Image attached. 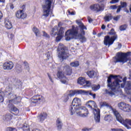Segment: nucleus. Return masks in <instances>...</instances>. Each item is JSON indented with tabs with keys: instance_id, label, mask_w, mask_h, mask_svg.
Segmentation results:
<instances>
[{
	"instance_id": "nucleus-1",
	"label": "nucleus",
	"mask_w": 131,
	"mask_h": 131,
	"mask_svg": "<svg viewBox=\"0 0 131 131\" xmlns=\"http://www.w3.org/2000/svg\"><path fill=\"white\" fill-rule=\"evenodd\" d=\"M76 23L79 25L80 28L77 27L73 29L74 26H73L72 30H68L66 32L64 36L66 40L69 41L74 38L80 39L82 42H85L86 41V38L84 37L85 32L83 30H86V27L84 26L83 23L79 20H76Z\"/></svg>"
},
{
	"instance_id": "nucleus-2",
	"label": "nucleus",
	"mask_w": 131,
	"mask_h": 131,
	"mask_svg": "<svg viewBox=\"0 0 131 131\" xmlns=\"http://www.w3.org/2000/svg\"><path fill=\"white\" fill-rule=\"evenodd\" d=\"M122 77L120 76H117V78L116 79V81H114L112 84V89L114 91H116L120 89H124L125 85V82H126L127 78L125 77L123 80Z\"/></svg>"
},
{
	"instance_id": "nucleus-3",
	"label": "nucleus",
	"mask_w": 131,
	"mask_h": 131,
	"mask_svg": "<svg viewBox=\"0 0 131 131\" xmlns=\"http://www.w3.org/2000/svg\"><path fill=\"white\" fill-rule=\"evenodd\" d=\"M131 56V52H127L126 53H122L118 52L115 57L116 62L118 63H127L131 65V59H128L127 57Z\"/></svg>"
},
{
	"instance_id": "nucleus-4",
	"label": "nucleus",
	"mask_w": 131,
	"mask_h": 131,
	"mask_svg": "<svg viewBox=\"0 0 131 131\" xmlns=\"http://www.w3.org/2000/svg\"><path fill=\"white\" fill-rule=\"evenodd\" d=\"M114 114L115 116L116 117V119L119 122L122 123L123 125L125 126V127L127 129H130L131 127V120L128 119H126L125 120H123L122 117L120 116V114L117 110H114ZM130 125V126H129Z\"/></svg>"
},
{
	"instance_id": "nucleus-5",
	"label": "nucleus",
	"mask_w": 131,
	"mask_h": 131,
	"mask_svg": "<svg viewBox=\"0 0 131 131\" xmlns=\"http://www.w3.org/2000/svg\"><path fill=\"white\" fill-rule=\"evenodd\" d=\"M64 29L63 28H60L59 30V28L58 26H55L53 28H52L50 34L52 36H56V35H58L56 38V41H60L62 38L64 37Z\"/></svg>"
},
{
	"instance_id": "nucleus-6",
	"label": "nucleus",
	"mask_w": 131,
	"mask_h": 131,
	"mask_svg": "<svg viewBox=\"0 0 131 131\" xmlns=\"http://www.w3.org/2000/svg\"><path fill=\"white\" fill-rule=\"evenodd\" d=\"M112 78L115 79V81H116V78H117V75H111L107 79V86L110 88L109 90H105L106 94H108L109 96L111 97H114V96H117V92L118 91H113L112 90V84L113 83H111V81L112 80Z\"/></svg>"
},
{
	"instance_id": "nucleus-7",
	"label": "nucleus",
	"mask_w": 131,
	"mask_h": 131,
	"mask_svg": "<svg viewBox=\"0 0 131 131\" xmlns=\"http://www.w3.org/2000/svg\"><path fill=\"white\" fill-rule=\"evenodd\" d=\"M58 57L59 59L61 60H64L68 57V54L66 53V50H65V47L62 43H59L58 47Z\"/></svg>"
},
{
	"instance_id": "nucleus-8",
	"label": "nucleus",
	"mask_w": 131,
	"mask_h": 131,
	"mask_svg": "<svg viewBox=\"0 0 131 131\" xmlns=\"http://www.w3.org/2000/svg\"><path fill=\"white\" fill-rule=\"evenodd\" d=\"M52 5V2L50 0H46L45 5L43 6V16L47 18L50 15V9H51V6Z\"/></svg>"
},
{
	"instance_id": "nucleus-9",
	"label": "nucleus",
	"mask_w": 131,
	"mask_h": 131,
	"mask_svg": "<svg viewBox=\"0 0 131 131\" xmlns=\"http://www.w3.org/2000/svg\"><path fill=\"white\" fill-rule=\"evenodd\" d=\"M16 101H17V98H14L13 99L9 100V110L11 112H14L15 115H18L19 114V110L17 108V107H14L13 104H16Z\"/></svg>"
},
{
	"instance_id": "nucleus-10",
	"label": "nucleus",
	"mask_w": 131,
	"mask_h": 131,
	"mask_svg": "<svg viewBox=\"0 0 131 131\" xmlns=\"http://www.w3.org/2000/svg\"><path fill=\"white\" fill-rule=\"evenodd\" d=\"M118 107L120 110H122L125 112H130L131 111V106L124 102L118 103Z\"/></svg>"
},
{
	"instance_id": "nucleus-11",
	"label": "nucleus",
	"mask_w": 131,
	"mask_h": 131,
	"mask_svg": "<svg viewBox=\"0 0 131 131\" xmlns=\"http://www.w3.org/2000/svg\"><path fill=\"white\" fill-rule=\"evenodd\" d=\"M89 114V111L85 107L80 106L78 108V115L81 117H86Z\"/></svg>"
},
{
	"instance_id": "nucleus-12",
	"label": "nucleus",
	"mask_w": 131,
	"mask_h": 131,
	"mask_svg": "<svg viewBox=\"0 0 131 131\" xmlns=\"http://www.w3.org/2000/svg\"><path fill=\"white\" fill-rule=\"evenodd\" d=\"M78 84L80 85H84V86H91V82L90 81H86L85 78L80 77L77 80Z\"/></svg>"
},
{
	"instance_id": "nucleus-13",
	"label": "nucleus",
	"mask_w": 131,
	"mask_h": 131,
	"mask_svg": "<svg viewBox=\"0 0 131 131\" xmlns=\"http://www.w3.org/2000/svg\"><path fill=\"white\" fill-rule=\"evenodd\" d=\"M31 100L32 103L35 104V103H38V102H42L45 101V97L42 95H38L33 96Z\"/></svg>"
},
{
	"instance_id": "nucleus-14",
	"label": "nucleus",
	"mask_w": 131,
	"mask_h": 131,
	"mask_svg": "<svg viewBox=\"0 0 131 131\" xmlns=\"http://www.w3.org/2000/svg\"><path fill=\"white\" fill-rule=\"evenodd\" d=\"M115 39H115L112 37L106 36L104 37V44L105 46H108V47H110L111 45H113V42H114Z\"/></svg>"
},
{
	"instance_id": "nucleus-15",
	"label": "nucleus",
	"mask_w": 131,
	"mask_h": 131,
	"mask_svg": "<svg viewBox=\"0 0 131 131\" xmlns=\"http://www.w3.org/2000/svg\"><path fill=\"white\" fill-rule=\"evenodd\" d=\"M3 68L4 70H12L14 68V63L12 61H6L3 63Z\"/></svg>"
},
{
	"instance_id": "nucleus-16",
	"label": "nucleus",
	"mask_w": 131,
	"mask_h": 131,
	"mask_svg": "<svg viewBox=\"0 0 131 131\" xmlns=\"http://www.w3.org/2000/svg\"><path fill=\"white\" fill-rule=\"evenodd\" d=\"M57 77L60 79V81L62 82V83H67L68 81V79L65 77V75H64V73L58 71L57 74Z\"/></svg>"
},
{
	"instance_id": "nucleus-17",
	"label": "nucleus",
	"mask_w": 131,
	"mask_h": 131,
	"mask_svg": "<svg viewBox=\"0 0 131 131\" xmlns=\"http://www.w3.org/2000/svg\"><path fill=\"white\" fill-rule=\"evenodd\" d=\"M94 119L96 123H99L100 122V109L95 108L94 110Z\"/></svg>"
},
{
	"instance_id": "nucleus-18",
	"label": "nucleus",
	"mask_w": 131,
	"mask_h": 131,
	"mask_svg": "<svg viewBox=\"0 0 131 131\" xmlns=\"http://www.w3.org/2000/svg\"><path fill=\"white\" fill-rule=\"evenodd\" d=\"M124 91L128 95V96H131V82L127 81L125 84Z\"/></svg>"
},
{
	"instance_id": "nucleus-19",
	"label": "nucleus",
	"mask_w": 131,
	"mask_h": 131,
	"mask_svg": "<svg viewBox=\"0 0 131 131\" xmlns=\"http://www.w3.org/2000/svg\"><path fill=\"white\" fill-rule=\"evenodd\" d=\"M73 93V96L75 95H85L88 96L89 95V91H86L82 90H71Z\"/></svg>"
},
{
	"instance_id": "nucleus-20",
	"label": "nucleus",
	"mask_w": 131,
	"mask_h": 131,
	"mask_svg": "<svg viewBox=\"0 0 131 131\" xmlns=\"http://www.w3.org/2000/svg\"><path fill=\"white\" fill-rule=\"evenodd\" d=\"M72 105L79 108V107H80V105H81V100L77 97L74 98L72 101Z\"/></svg>"
},
{
	"instance_id": "nucleus-21",
	"label": "nucleus",
	"mask_w": 131,
	"mask_h": 131,
	"mask_svg": "<svg viewBox=\"0 0 131 131\" xmlns=\"http://www.w3.org/2000/svg\"><path fill=\"white\" fill-rule=\"evenodd\" d=\"M73 94L71 90L68 91L63 97V102H64L65 103L67 102L69 99H70V98H71L72 97H73Z\"/></svg>"
},
{
	"instance_id": "nucleus-22",
	"label": "nucleus",
	"mask_w": 131,
	"mask_h": 131,
	"mask_svg": "<svg viewBox=\"0 0 131 131\" xmlns=\"http://www.w3.org/2000/svg\"><path fill=\"white\" fill-rule=\"evenodd\" d=\"M16 17L18 18V19H20V18H21V19H25V18L27 17V14H26V13H24L23 10H18L16 13Z\"/></svg>"
},
{
	"instance_id": "nucleus-23",
	"label": "nucleus",
	"mask_w": 131,
	"mask_h": 131,
	"mask_svg": "<svg viewBox=\"0 0 131 131\" xmlns=\"http://www.w3.org/2000/svg\"><path fill=\"white\" fill-rule=\"evenodd\" d=\"M90 9L92 11H96V12H100L101 11H103L102 7H101L100 5L98 4L91 5L90 6Z\"/></svg>"
},
{
	"instance_id": "nucleus-24",
	"label": "nucleus",
	"mask_w": 131,
	"mask_h": 131,
	"mask_svg": "<svg viewBox=\"0 0 131 131\" xmlns=\"http://www.w3.org/2000/svg\"><path fill=\"white\" fill-rule=\"evenodd\" d=\"M78 108L79 107H77V106H76L75 105H73L72 104V105L70 106L69 109L71 115H73L74 114L78 115Z\"/></svg>"
},
{
	"instance_id": "nucleus-25",
	"label": "nucleus",
	"mask_w": 131,
	"mask_h": 131,
	"mask_svg": "<svg viewBox=\"0 0 131 131\" xmlns=\"http://www.w3.org/2000/svg\"><path fill=\"white\" fill-rule=\"evenodd\" d=\"M86 106L90 109H94V108H95V109H98V108H97V104H96V102L94 101L91 100L87 102Z\"/></svg>"
},
{
	"instance_id": "nucleus-26",
	"label": "nucleus",
	"mask_w": 131,
	"mask_h": 131,
	"mask_svg": "<svg viewBox=\"0 0 131 131\" xmlns=\"http://www.w3.org/2000/svg\"><path fill=\"white\" fill-rule=\"evenodd\" d=\"M87 74L90 78H94V77L98 76V73L97 71L95 72L94 71H89L87 72Z\"/></svg>"
},
{
	"instance_id": "nucleus-27",
	"label": "nucleus",
	"mask_w": 131,
	"mask_h": 131,
	"mask_svg": "<svg viewBox=\"0 0 131 131\" xmlns=\"http://www.w3.org/2000/svg\"><path fill=\"white\" fill-rule=\"evenodd\" d=\"M4 24L6 28H7V29H11L12 28V23L11 22V20L9 19V18H6L5 19Z\"/></svg>"
},
{
	"instance_id": "nucleus-28",
	"label": "nucleus",
	"mask_w": 131,
	"mask_h": 131,
	"mask_svg": "<svg viewBox=\"0 0 131 131\" xmlns=\"http://www.w3.org/2000/svg\"><path fill=\"white\" fill-rule=\"evenodd\" d=\"M100 106L101 107H106V108H109L110 109H112L113 113H114V110H116L115 109L112 108V107L109 103L106 102H100Z\"/></svg>"
},
{
	"instance_id": "nucleus-29",
	"label": "nucleus",
	"mask_w": 131,
	"mask_h": 131,
	"mask_svg": "<svg viewBox=\"0 0 131 131\" xmlns=\"http://www.w3.org/2000/svg\"><path fill=\"white\" fill-rule=\"evenodd\" d=\"M47 117H48V115L46 113H41V114L38 116V118L39 119V121L41 122L43 121L45 119H47Z\"/></svg>"
},
{
	"instance_id": "nucleus-30",
	"label": "nucleus",
	"mask_w": 131,
	"mask_h": 131,
	"mask_svg": "<svg viewBox=\"0 0 131 131\" xmlns=\"http://www.w3.org/2000/svg\"><path fill=\"white\" fill-rule=\"evenodd\" d=\"M64 70H66V75H71V73H72V70L70 68L69 66H66L64 67Z\"/></svg>"
},
{
	"instance_id": "nucleus-31",
	"label": "nucleus",
	"mask_w": 131,
	"mask_h": 131,
	"mask_svg": "<svg viewBox=\"0 0 131 131\" xmlns=\"http://www.w3.org/2000/svg\"><path fill=\"white\" fill-rule=\"evenodd\" d=\"M12 90L13 89L12 88V85L11 84L7 85L6 86L5 92L8 93L9 95H11Z\"/></svg>"
},
{
	"instance_id": "nucleus-32",
	"label": "nucleus",
	"mask_w": 131,
	"mask_h": 131,
	"mask_svg": "<svg viewBox=\"0 0 131 131\" xmlns=\"http://www.w3.org/2000/svg\"><path fill=\"white\" fill-rule=\"evenodd\" d=\"M63 124H62V121L60 119H57L56 120V126L57 127V129H61L62 128V126Z\"/></svg>"
},
{
	"instance_id": "nucleus-33",
	"label": "nucleus",
	"mask_w": 131,
	"mask_h": 131,
	"mask_svg": "<svg viewBox=\"0 0 131 131\" xmlns=\"http://www.w3.org/2000/svg\"><path fill=\"white\" fill-rule=\"evenodd\" d=\"M33 31L35 33L36 36L38 37L40 36V32L39 31V30L37 29V28L34 27L33 28Z\"/></svg>"
},
{
	"instance_id": "nucleus-34",
	"label": "nucleus",
	"mask_w": 131,
	"mask_h": 131,
	"mask_svg": "<svg viewBox=\"0 0 131 131\" xmlns=\"http://www.w3.org/2000/svg\"><path fill=\"white\" fill-rule=\"evenodd\" d=\"M109 34H110V35H113V36H112V37H113V38H114L115 39H117V35H116V33L114 31V29H112V30H111V32L109 33Z\"/></svg>"
},
{
	"instance_id": "nucleus-35",
	"label": "nucleus",
	"mask_w": 131,
	"mask_h": 131,
	"mask_svg": "<svg viewBox=\"0 0 131 131\" xmlns=\"http://www.w3.org/2000/svg\"><path fill=\"white\" fill-rule=\"evenodd\" d=\"M112 19V16L111 14H106L105 16L104 17V20L105 22H109L110 20Z\"/></svg>"
},
{
	"instance_id": "nucleus-36",
	"label": "nucleus",
	"mask_w": 131,
	"mask_h": 131,
	"mask_svg": "<svg viewBox=\"0 0 131 131\" xmlns=\"http://www.w3.org/2000/svg\"><path fill=\"white\" fill-rule=\"evenodd\" d=\"M24 66L25 70H26L28 72H29L30 69L29 68V64H28V62L25 61L24 62Z\"/></svg>"
},
{
	"instance_id": "nucleus-37",
	"label": "nucleus",
	"mask_w": 131,
	"mask_h": 131,
	"mask_svg": "<svg viewBox=\"0 0 131 131\" xmlns=\"http://www.w3.org/2000/svg\"><path fill=\"white\" fill-rule=\"evenodd\" d=\"M100 88H101V86H100V84L93 85L92 86V89L94 92H96V91H98V90H100Z\"/></svg>"
},
{
	"instance_id": "nucleus-38",
	"label": "nucleus",
	"mask_w": 131,
	"mask_h": 131,
	"mask_svg": "<svg viewBox=\"0 0 131 131\" xmlns=\"http://www.w3.org/2000/svg\"><path fill=\"white\" fill-rule=\"evenodd\" d=\"M4 98H5V93L3 91H0V103L4 102Z\"/></svg>"
},
{
	"instance_id": "nucleus-39",
	"label": "nucleus",
	"mask_w": 131,
	"mask_h": 131,
	"mask_svg": "<svg viewBox=\"0 0 131 131\" xmlns=\"http://www.w3.org/2000/svg\"><path fill=\"white\" fill-rule=\"evenodd\" d=\"M127 28V25H122L120 26L119 29L121 31H124Z\"/></svg>"
},
{
	"instance_id": "nucleus-40",
	"label": "nucleus",
	"mask_w": 131,
	"mask_h": 131,
	"mask_svg": "<svg viewBox=\"0 0 131 131\" xmlns=\"http://www.w3.org/2000/svg\"><path fill=\"white\" fill-rule=\"evenodd\" d=\"M70 65L72 67H77L79 66V62H78V61L71 62Z\"/></svg>"
},
{
	"instance_id": "nucleus-41",
	"label": "nucleus",
	"mask_w": 131,
	"mask_h": 131,
	"mask_svg": "<svg viewBox=\"0 0 131 131\" xmlns=\"http://www.w3.org/2000/svg\"><path fill=\"white\" fill-rule=\"evenodd\" d=\"M23 129L24 131H30L29 129V126L28 125H24L23 127Z\"/></svg>"
},
{
	"instance_id": "nucleus-42",
	"label": "nucleus",
	"mask_w": 131,
	"mask_h": 131,
	"mask_svg": "<svg viewBox=\"0 0 131 131\" xmlns=\"http://www.w3.org/2000/svg\"><path fill=\"white\" fill-rule=\"evenodd\" d=\"M112 118L111 116L107 115L104 117V120H105V121H110Z\"/></svg>"
},
{
	"instance_id": "nucleus-43",
	"label": "nucleus",
	"mask_w": 131,
	"mask_h": 131,
	"mask_svg": "<svg viewBox=\"0 0 131 131\" xmlns=\"http://www.w3.org/2000/svg\"><path fill=\"white\" fill-rule=\"evenodd\" d=\"M5 131H17V129L15 128L8 127L5 129Z\"/></svg>"
},
{
	"instance_id": "nucleus-44",
	"label": "nucleus",
	"mask_w": 131,
	"mask_h": 131,
	"mask_svg": "<svg viewBox=\"0 0 131 131\" xmlns=\"http://www.w3.org/2000/svg\"><path fill=\"white\" fill-rule=\"evenodd\" d=\"M117 9V6L116 5H112L110 7V10H116Z\"/></svg>"
},
{
	"instance_id": "nucleus-45",
	"label": "nucleus",
	"mask_w": 131,
	"mask_h": 131,
	"mask_svg": "<svg viewBox=\"0 0 131 131\" xmlns=\"http://www.w3.org/2000/svg\"><path fill=\"white\" fill-rule=\"evenodd\" d=\"M42 36H45V37H50V36L45 31L42 32Z\"/></svg>"
},
{
	"instance_id": "nucleus-46",
	"label": "nucleus",
	"mask_w": 131,
	"mask_h": 131,
	"mask_svg": "<svg viewBox=\"0 0 131 131\" xmlns=\"http://www.w3.org/2000/svg\"><path fill=\"white\" fill-rule=\"evenodd\" d=\"M111 131H123V129H119V128H111Z\"/></svg>"
},
{
	"instance_id": "nucleus-47",
	"label": "nucleus",
	"mask_w": 131,
	"mask_h": 131,
	"mask_svg": "<svg viewBox=\"0 0 131 131\" xmlns=\"http://www.w3.org/2000/svg\"><path fill=\"white\" fill-rule=\"evenodd\" d=\"M121 8H125V7H126V3L125 2L121 3Z\"/></svg>"
},
{
	"instance_id": "nucleus-48",
	"label": "nucleus",
	"mask_w": 131,
	"mask_h": 131,
	"mask_svg": "<svg viewBox=\"0 0 131 131\" xmlns=\"http://www.w3.org/2000/svg\"><path fill=\"white\" fill-rule=\"evenodd\" d=\"M121 6H119L117 7V11H116V13H120V11L121 10Z\"/></svg>"
},
{
	"instance_id": "nucleus-49",
	"label": "nucleus",
	"mask_w": 131,
	"mask_h": 131,
	"mask_svg": "<svg viewBox=\"0 0 131 131\" xmlns=\"http://www.w3.org/2000/svg\"><path fill=\"white\" fill-rule=\"evenodd\" d=\"M119 19H120V15H118V16L114 17V20L115 21H118L119 20Z\"/></svg>"
},
{
	"instance_id": "nucleus-50",
	"label": "nucleus",
	"mask_w": 131,
	"mask_h": 131,
	"mask_svg": "<svg viewBox=\"0 0 131 131\" xmlns=\"http://www.w3.org/2000/svg\"><path fill=\"white\" fill-rule=\"evenodd\" d=\"M118 2H119V0H112L110 2V4H116Z\"/></svg>"
},
{
	"instance_id": "nucleus-51",
	"label": "nucleus",
	"mask_w": 131,
	"mask_h": 131,
	"mask_svg": "<svg viewBox=\"0 0 131 131\" xmlns=\"http://www.w3.org/2000/svg\"><path fill=\"white\" fill-rule=\"evenodd\" d=\"M89 95L92 96L93 99H96V94H93V93L89 92Z\"/></svg>"
},
{
	"instance_id": "nucleus-52",
	"label": "nucleus",
	"mask_w": 131,
	"mask_h": 131,
	"mask_svg": "<svg viewBox=\"0 0 131 131\" xmlns=\"http://www.w3.org/2000/svg\"><path fill=\"white\" fill-rule=\"evenodd\" d=\"M47 75L49 78V80H50V81H51V82H53V79L52 78V77H51V75H50V74H49V73H48Z\"/></svg>"
},
{
	"instance_id": "nucleus-53",
	"label": "nucleus",
	"mask_w": 131,
	"mask_h": 131,
	"mask_svg": "<svg viewBox=\"0 0 131 131\" xmlns=\"http://www.w3.org/2000/svg\"><path fill=\"white\" fill-rule=\"evenodd\" d=\"M9 118V115H6L5 116H3V119L4 120H8V119Z\"/></svg>"
},
{
	"instance_id": "nucleus-54",
	"label": "nucleus",
	"mask_w": 131,
	"mask_h": 131,
	"mask_svg": "<svg viewBox=\"0 0 131 131\" xmlns=\"http://www.w3.org/2000/svg\"><path fill=\"white\" fill-rule=\"evenodd\" d=\"M91 130V128H83V129H82V131H90Z\"/></svg>"
},
{
	"instance_id": "nucleus-55",
	"label": "nucleus",
	"mask_w": 131,
	"mask_h": 131,
	"mask_svg": "<svg viewBox=\"0 0 131 131\" xmlns=\"http://www.w3.org/2000/svg\"><path fill=\"white\" fill-rule=\"evenodd\" d=\"M69 15H75V12H71L70 11H68Z\"/></svg>"
},
{
	"instance_id": "nucleus-56",
	"label": "nucleus",
	"mask_w": 131,
	"mask_h": 131,
	"mask_svg": "<svg viewBox=\"0 0 131 131\" xmlns=\"http://www.w3.org/2000/svg\"><path fill=\"white\" fill-rule=\"evenodd\" d=\"M1 79H2V80H3V81H7V78H6V77H1Z\"/></svg>"
},
{
	"instance_id": "nucleus-57",
	"label": "nucleus",
	"mask_w": 131,
	"mask_h": 131,
	"mask_svg": "<svg viewBox=\"0 0 131 131\" xmlns=\"http://www.w3.org/2000/svg\"><path fill=\"white\" fill-rule=\"evenodd\" d=\"M17 71L18 73H20V72H22V69H17Z\"/></svg>"
},
{
	"instance_id": "nucleus-58",
	"label": "nucleus",
	"mask_w": 131,
	"mask_h": 131,
	"mask_svg": "<svg viewBox=\"0 0 131 131\" xmlns=\"http://www.w3.org/2000/svg\"><path fill=\"white\" fill-rule=\"evenodd\" d=\"M2 18H3V13H2V11H0V22L1 20H2Z\"/></svg>"
},
{
	"instance_id": "nucleus-59",
	"label": "nucleus",
	"mask_w": 131,
	"mask_h": 131,
	"mask_svg": "<svg viewBox=\"0 0 131 131\" xmlns=\"http://www.w3.org/2000/svg\"><path fill=\"white\" fill-rule=\"evenodd\" d=\"M88 20H89V23L93 22V19H92V18H91L90 17H88Z\"/></svg>"
},
{
	"instance_id": "nucleus-60",
	"label": "nucleus",
	"mask_w": 131,
	"mask_h": 131,
	"mask_svg": "<svg viewBox=\"0 0 131 131\" xmlns=\"http://www.w3.org/2000/svg\"><path fill=\"white\" fill-rule=\"evenodd\" d=\"M105 28H106V27L105 26V25H102V26L101 27L102 29L104 30V29H105Z\"/></svg>"
},
{
	"instance_id": "nucleus-61",
	"label": "nucleus",
	"mask_w": 131,
	"mask_h": 131,
	"mask_svg": "<svg viewBox=\"0 0 131 131\" xmlns=\"http://www.w3.org/2000/svg\"><path fill=\"white\" fill-rule=\"evenodd\" d=\"M121 47H122L121 44L120 43L118 44V49H121Z\"/></svg>"
},
{
	"instance_id": "nucleus-62",
	"label": "nucleus",
	"mask_w": 131,
	"mask_h": 131,
	"mask_svg": "<svg viewBox=\"0 0 131 131\" xmlns=\"http://www.w3.org/2000/svg\"><path fill=\"white\" fill-rule=\"evenodd\" d=\"M32 131H41V130L38 129H34L32 130Z\"/></svg>"
},
{
	"instance_id": "nucleus-63",
	"label": "nucleus",
	"mask_w": 131,
	"mask_h": 131,
	"mask_svg": "<svg viewBox=\"0 0 131 131\" xmlns=\"http://www.w3.org/2000/svg\"><path fill=\"white\" fill-rule=\"evenodd\" d=\"M10 8L12 9H14V6L11 5L10 6Z\"/></svg>"
},
{
	"instance_id": "nucleus-64",
	"label": "nucleus",
	"mask_w": 131,
	"mask_h": 131,
	"mask_svg": "<svg viewBox=\"0 0 131 131\" xmlns=\"http://www.w3.org/2000/svg\"><path fill=\"white\" fill-rule=\"evenodd\" d=\"M0 3H5V0H0Z\"/></svg>"
}]
</instances>
